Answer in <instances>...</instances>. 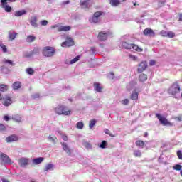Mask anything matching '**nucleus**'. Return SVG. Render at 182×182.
<instances>
[{"instance_id":"nucleus-1","label":"nucleus","mask_w":182,"mask_h":182,"mask_svg":"<svg viewBox=\"0 0 182 182\" xmlns=\"http://www.w3.org/2000/svg\"><path fill=\"white\" fill-rule=\"evenodd\" d=\"M181 90V88L180 87V85L178 84V82H175L168 89L167 92L168 95L175 96V95L180 93Z\"/></svg>"},{"instance_id":"nucleus-2","label":"nucleus","mask_w":182,"mask_h":182,"mask_svg":"<svg viewBox=\"0 0 182 182\" xmlns=\"http://www.w3.org/2000/svg\"><path fill=\"white\" fill-rule=\"evenodd\" d=\"M103 15H105V12L100 11H96L93 14L92 18H89V22H90V23H99L100 21L99 18Z\"/></svg>"},{"instance_id":"nucleus-3","label":"nucleus","mask_w":182,"mask_h":182,"mask_svg":"<svg viewBox=\"0 0 182 182\" xmlns=\"http://www.w3.org/2000/svg\"><path fill=\"white\" fill-rule=\"evenodd\" d=\"M55 112L57 114L69 116V110L68 109V107H65V105H58L55 108Z\"/></svg>"},{"instance_id":"nucleus-4","label":"nucleus","mask_w":182,"mask_h":182,"mask_svg":"<svg viewBox=\"0 0 182 182\" xmlns=\"http://www.w3.org/2000/svg\"><path fill=\"white\" fill-rule=\"evenodd\" d=\"M43 55L46 58H51V56L55 55V48L50 46L45 47L43 49Z\"/></svg>"},{"instance_id":"nucleus-5","label":"nucleus","mask_w":182,"mask_h":182,"mask_svg":"<svg viewBox=\"0 0 182 182\" xmlns=\"http://www.w3.org/2000/svg\"><path fill=\"white\" fill-rule=\"evenodd\" d=\"M156 117H157L158 120L162 124V126H173V123L170 122L166 117L161 116V114L156 113L155 114Z\"/></svg>"},{"instance_id":"nucleus-6","label":"nucleus","mask_w":182,"mask_h":182,"mask_svg":"<svg viewBox=\"0 0 182 182\" xmlns=\"http://www.w3.org/2000/svg\"><path fill=\"white\" fill-rule=\"evenodd\" d=\"M0 160H1L3 163H5L6 164H12V160H11V158L4 153L0 154Z\"/></svg>"},{"instance_id":"nucleus-7","label":"nucleus","mask_w":182,"mask_h":182,"mask_svg":"<svg viewBox=\"0 0 182 182\" xmlns=\"http://www.w3.org/2000/svg\"><path fill=\"white\" fill-rule=\"evenodd\" d=\"M146 69H147V62L142 61L138 65L137 72H138V73H143V72H144V70H146Z\"/></svg>"},{"instance_id":"nucleus-8","label":"nucleus","mask_w":182,"mask_h":182,"mask_svg":"<svg viewBox=\"0 0 182 182\" xmlns=\"http://www.w3.org/2000/svg\"><path fill=\"white\" fill-rule=\"evenodd\" d=\"M12 103V97H11L9 95H5V97L3 98L2 105L8 107V106H11Z\"/></svg>"},{"instance_id":"nucleus-9","label":"nucleus","mask_w":182,"mask_h":182,"mask_svg":"<svg viewBox=\"0 0 182 182\" xmlns=\"http://www.w3.org/2000/svg\"><path fill=\"white\" fill-rule=\"evenodd\" d=\"M143 33L145 36H151L154 38V36H156V33L153 31V29L150 28H147L144 30Z\"/></svg>"},{"instance_id":"nucleus-10","label":"nucleus","mask_w":182,"mask_h":182,"mask_svg":"<svg viewBox=\"0 0 182 182\" xmlns=\"http://www.w3.org/2000/svg\"><path fill=\"white\" fill-rule=\"evenodd\" d=\"M1 6L5 9L6 12H11L12 11V7L8 5L6 0H1Z\"/></svg>"},{"instance_id":"nucleus-11","label":"nucleus","mask_w":182,"mask_h":182,"mask_svg":"<svg viewBox=\"0 0 182 182\" xmlns=\"http://www.w3.org/2000/svg\"><path fill=\"white\" fill-rule=\"evenodd\" d=\"M28 163H29V160H28V159L26 158H21L18 159V164L20 167H26Z\"/></svg>"},{"instance_id":"nucleus-12","label":"nucleus","mask_w":182,"mask_h":182,"mask_svg":"<svg viewBox=\"0 0 182 182\" xmlns=\"http://www.w3.org/2000/svg\"><path fill=\"white\" fill-rule=\"evenodd\" d=\"M6 141L7 143H12V141H18V136L15 134L9 136L6 138Z\"/></svg>"},{"instance_id":"nucleus-13","label":"nucleus","mask_w":182,"mask_h":182,"mask_svg":"<svg viewBox=\"0 0 182 182\" xmlns=\"http://www.w3.org/2000/svg\"><path fill=\"white\" fill-rule=\"evenodd\" d=\"M38 54H39V48H35L31 53L26 54L25 58H31V56H33V55Z\"/></svg>"},{"instance_id":"nucleus-14","label":"nucleus","mask_w":182,"mask_h":182,"mask_svg":"<svg viewBox=\"0 0 182 182\" xmlns=\"http://www.w3.org/2000/svg\"><path fill=\"white\" fill-rule=\"evenodd\" d=\"M98 38L100 41H106L107 39V33L104 31H101L98 34Z\"/></svg>"},{"instance_id":"nucleus-15","label":"nucleus","mask_w":182,"mask_h":182,"mask_svg":"<svg viewBox=\"0 0 182 182\" xmlns=\"http://www.w3.org/2000/svg\"><path fill=\"white\" fill-rule=\"evenodd\" d=\"M93 86H94V90L96 92H102V90H103V87H102L100 85V83L99 82H94Z\"/></svg>"},{"instance_id":"nucleus-16","label":"nucleus","mask_w":182,"mask_h":182,"mask_svg":"<svg viewBox=\"0 0 182 182\" xmlns=\"http://www.w3.org/2000/svg\"><path fill=\"white\" fill-rule=\"evenodd\" d=\"M12 87L14 90H18L22 87V84L19 81L15 82L13 83Z\"/></svg>"},{"instance_id":"nucleus-17","label":"nucleus","mask_w":182,"mask_h":182,"mask_svg":"<svg viewBox=\"0 0 182 182\" xmlns=\"http://www.w3.org/2000/svg\"><path fill=\"white\" fill-rule=\"evenodd\" d=\"M38 18L36 16L31 17V19L30 21V23L32 26H34V28L38 27Z\"/></svg>"},{"instance_id":"nucleus-18","label":"nucleus","mask_w":182,"mask_h":182,"mask_svg":"<svg viewBox=\"0 0 182 182\" xmlns=\"http://www.w3.org/2000/svg\"><path fill=\"white\" fill-rule=\"evenodd\" d=\"M12 120H14V122H16V123H21V122H22V117H21V115H13L11 117Z\"/></svg>"},{"instance_id":"nucleus-19","label":"nucleus","mask_w":182,"mask_h":182,"mask_svg":"<svg viewBox=\"0 0 182 182\" xmlns=\"http://www.w3.org/2000/svg\"><path fill=\"white\" fill-rule=\"evenodd\" d=\"M130 99L132 100H137L139 99V92H136V90L133 91L131 94Z\"/></svg>"},{"instance_id":"nucleus-20","label":"nucleus","mask_w":182,"mask_h":182,"mask_svg":"<svg viewBox=\"0 0 182 182\" xmlns=\"http://www.w3.org/2000/svg\"><path fill=\"white\" fill-rule=\"evenodd\" d=\"M68 31H69V26H61L58 28V32H68Z\"/></svg>"},{"instance_id":"nucleus-21","label":"nucleus","mask_w":182,"mask_h":182,"mask_svg":"<svg viewBox=\"0 0 182 182\" xmlns=\"http://www.w3.org/2000/svg\"><path fill=\"white\" fill-rule=\"evenodd\" d=\"M26 10H19L14 12L15 16H22V15H26Z\"/></svg>"},{"instance_id":"nucleus-22","label":"nucleus","mask_w":182,"mask_h":182,"mask_svg":"<svg viewBox=\"0 0 182 182\" xmlns=\"http://www.w3.org/2000/svg\"><path fill=\"white\" fill-rule=\"evenodd\" d=\"M109 4L112 6H119L120 0H109Z\"/></svg>"},{"instance_id":"nucleus-23","label":"nucleus","mask_w":182,"mask_h":182,"mask_svg":"<svg viewBox=\"0 0 182 182\" xmlns=\"http://www.w3.org/2000/svg\"><path fill=\"white\" fill-rule=\"evenodd\" d=\"M139 82H146V80H147V75L144 73L140 74L139 76Z\"/></svg>"},{"instance_id":"nucleus-24","label":"nucleus","mask_w":182,"mask_h":182,"mask_svg":"<svg viewBox=\"0 0 182 182\" xmlns=\"http://www.w3.org/2000/svg\"><path fill=\"white\" fill-rule=\"evenodd\" d=\"M89 1L90 0H80V6L84 8H89Z\"/></svg>"},{"instance_id":"nucleus-25","label":"nucleus","mask_w":182,"mask_h":182,"mask_svg":"<svg viewBox=\"0 0 182 182\" xmlns=\"http://www.w3.org/2000/svg\"><path fill=\"white\" fill-rule=\"evenodd\" d=\"M43 160H45V159L43 157H39L37 159H34L33 160V163L34 164H41V163H42V161H43Z\"/></svg>"},{"instance_id":"nucleus-26","label":"nucleus","mask_w":182,"mask_h":182,"mask_svg":"<svg viewBox=\"0 0 182 182\" xmlns=\"http://www.w3.org/2000/svg\"><path fill=\"white\" fill-rule=\"evenodd\" d=\"M132 49H134V50H136V52H143L142 48H139V46L132 43Z\"/></svg>"},{"instance_id":"nucleus-27","label":"nucleus","mask_w":182,"mask_h":182,"mask_svg":"<svg viewBox=\"0 0 182 182\" xmlns=\"http://www.w3.org/2000/svg\"><path fill=\"white\" fill-rule=\"evenodd\" d=\"M8 85L5 84H0V92H8Z\"/></svg>"},{"instance_id":"nucleus-28","label":"nucleus","mask_w":182,"mask_h":182,"mask_svg":"<svg viewBox=\"0 0 182 182\" xmlns=\"http://www.w3.org/2000/svg\"><path fill=\"white\" fill-rule=\"evenodd\" d=\"M136 146H137V147H141V149H143L144 147V141H141V140H138L135 142Z\"/></svg>"},{"instance_id":"nucleus-29","label":"nucleus","mask_w":182,"mask_h":182,"mask_svg":"<svg viewBox=\"0 0 182 182\" xmlns=\"http://www.w3.org/2000/svg\"><path fill=\"white\" fill-rule=\"evenodd\" d=\"M57 139H58V138L55 135H49L48 136V140L50 141H52V143H54V144L56 143Z\"/></svg>"},{"instance_id":"nucleus-30","label":"nucleus","mask_w":182,"mask_h":182,"mask_svg":"<svg viewBox=\"0 0 182 182\" xmlns=\"http://www.w3.org/2000/svg\"><path fill=\"white\" fill-rule=\"evenodd\" d=\"M122 46L124 49H132V43H129L126 41L122 43Z\"/></svg>"},{"instance_id":"nucleus-31","label":"nucleus","mask_w":182,"mask_h":182,"mask_svg":"<svg viewBox=\"0 0 182 182\" xmlns=\"http://www.w3.org/2000/svg\"><path fill=\"white\" fill-rule=\"evenodd\" d=\"M133 155L134 156V157H141L142 154L140 150H134Z\"/></svg>"},{"instance_id":"nucleus-32","label":"nucleus","mask_w":182,"mask_h":182,"mask_svg":"<svg viewBox=\"0 0 182 182\" xmlns=\"http://www.w3.org/2000/svg\"><path fill=\"white\" fill-rule=\"evenodd\" d=\"M16 35H18L17 33H15V32L10 33L9 34V38L10 41H14V39H15V38H16Z\"/></svg>"},{"instance_id":"nucleus-33","label":"nucleus","mask_w":182,"mask_h":182,"mask_svg":"<svg viewBox=\"0 0 182 182\" xmlns=\"http://www.w3.org/2000/svg\"><path fill=\"white\" fill-rule=\"evenodd\" d=\"M85 126V124H83L82 122H78L77 124H76V127L77 129H78L79 130H82V129H83Z\"/></svg>"},{"instance_id":"nucleus-34","label":"nucleus","mask_w":182,"mask_h":182,"mask_svg":"<svg viewBox=\"0 0 182 182\" xmlns=\"http://www.w3.org/2000/svg\"><path fill=\"white\" fill-rule=\"evenodd\" d=\"M96 119H91L89 122L90 129H93V127H95V125L96 124Z\"/></svg>"},{"instance_id":"nucleus-35","label":"nucleus","mask_w":182,"mask_h":182,"mask_svg":"<svg viewBox=\"0 0 182 182\" xmlns=\"http://www.w3.org/2000/svg\"><path fill=\"white\" fill-rule=\"evenodd\" d=\"M80 59V56L77 55L70 61V64L73 65V63H76V62L79 61Z\"/></svg>"},{"instance_id":"nucleus-36","label":"nucleus","mask_w":182,"mask_h":182,"mask_svg":"<svg viewBox=\"0 0 182 182\" xmlns=\"http://www.w3.org/2000/svg\"><path fill=\"white\" fill-rule=\"evenodd\" d=\"M52 168H53V165L52 164H48L44 168V171H49V170H52Z\"/></svg>"},{"instance_id":"nucleus-37","label":"nucleus","mask_w":182,"mask_h":182,"mask_svg":"<svg viewBox=\"0 0 182 182\" xmlns=\"http://www.w3.org/2000/svg\"><path fill=\"white\" fill-rule=\"evenodd\" d=\"M35 39H36V37L33 36H28L27 37V42H29V43L34 42Z\"/></svg>"},{"instance_id":"nucleus-38","label":"nucleus","mask_w":182,"mask_h":182,"mask_svg":"<svg viewBox=\"0 0 182 182\" xmlns=\"http://www.w3.org/2000/svg\"><path fill=\"white\" fill-rule=\"evenodd\" d=\"M0 48H2L4 53H6L8 52V48H6V46L0 43Z\"/></svg>"},{"instance_id":"nucleus-39","label":"nucleus","mask_w":182,"mask_h":182,"mask_svg":"<svg viewBox=\"0 0 182 182\" xmlns=\"http://www.w3.org/2000/svg\"><path fill=\"white\" fill-rule=\"evenodd\" d=\"M26 72V73H28V75H33V73H35V70H33L31 68H27Z\"/></svg>"},{"instance_id":"nucleus-40","label":"nucleus","mask_w":182,"mask_h":182,"mask_svg":"<svg viewBox=\"0 0 182 182\" xmlns=\"http://www.w3.org/2000/svg\"><path fill=\"white\" fill-rule=\"evenodd\" d=\"M173 170H176V171H180V170H181L182 166L180 164H176L175 166H173Z\"/></svg>"},{"instance_id":"nucleus-41","label":"nucleus","mask_w":182,"mask_h":182,"mask_svg":"<svg viewBox=\"0 0 182 182\" xmlns=\"http://www.w3.org/2000/svg\"><path fill=\"white\" fill-rule=\"evenodd\" d=\"M3 63H9V65H11V66H14L15 65V63H14V62H12V60H3Z\"/></svg>"},{"instance_id":"nucleus-42","label":"nucleus","mask_w":182,"mask_h":182,"mask_svg":"<svg viewBox=\"0 0 182 182\" xmlns=\"http://www.w3.org/2000/svg\"><path fill=\"white\" fill-rule=\"evenodd\" d=\"M168 38H173L174 36H176V33L173 31H168L167 34Z\"/></svg>"},{"instance_id":"nucleus-43","label":"nucleus","mask_w":182,"mask_h":182,"mask_svg":"<svg viewBox=\"0 0 182 182\" xmlns=\"http://www.w3.org/2000/svg\"><path fill=\"white\" fill-rule=\"evenodd\" d=\"M83 146L85 149H92V144H90L89 142H84Z\"/></svg>"},{"instance_id":"nucleus-44","label":"nucleus","mask_w":182,"mask_h":182,"mask_svg":"<svg viewBox=\"0 0 182 182\" xmlns=\"http://www.w3.org/2000/svg\"><path fill=\"white\" fill-rule=\"evenodd\" d=\"M121 103L124 105V106H127V105H129V99L126 98L122 100Z\"/></svg>"},{"instance_id":"nucleus-45","label":"nucleus","mask_w":182,"mask_h":182,"mask_svg":"<svg viewBox=\"0 0 182 182\" xmlns=\"http://www.w3.org/2000/svg\"><path fill=\"white\" fill-rule=\"evenodd\" d=\"M107 144V142H106V141H102V142L101 143V144L100 145V147L101 149H106V145Z\"/></svg>"},{"instance_id":"nucleus-46","label":"nucleus","mask_w":182,"mask_h":182,"mask_svg":"<svg viewBox=\"0 0 182 182\" xmlns=\"http://www.w3.org/2000/svg\"><path fill=\"white\" fill-rule=\"evenodd\" d=\"M61 46L62 48H68V46H69V41H66L63 42Z\"/></svg>"},{"instance_id":"nucleus-47","label":"nucleus","mask_w":182,"mask_h":182,"mask_svg":"<svg viewBox=\"0 0 182 182\" xmlns=\"http://www.w3.org/2000/svg\"><path fill=\"white\" fill-rule=\"evenodd\" d=\"M167 34H168V32L166 30H162L160 32V35H161V36H164V37H167Z\"/></svg>"},{"instance_id":"nucleus-48","label":"nucleus","mask_w":182,"mask_h":182,"mask_svg":"<svg viewBox=\"0 0 182 182\" xmlns=\"http://www.w3.org/2000/svg\"><path fill=\"white\" fill-rule=\"evenodd\" d=\"M105 133L106 134H108V135L110 136L111 137H114V135H113V134H112V133L110 132V130H109L108 129H106L105 130Z\"/></svg>"},{"instance_id":"nucleus-49","label":"nucleus","mask_w":182,"mask_h":182,"mask_svg":"<svg viewBox=\"0 0 182 182\" xmlns=\"http://www.w3.org/2000/svg\"><path fill=\"white\" fill-rule=\"evenodd\" d=\"M75 46V41L72 38H69V46Z\"/></svg>"},{"instance_id":"nucleus-50","label":"nucleus","mask_w":182,"mask_h":182,"mask_svg":"<svg viewBox=\"0 0 182 182\" xmlns=\"http://www.w3.org/2000/svg\"><path fill=\"white\" fill-rule=\"evenodd\" d=\"M5 130H6V127L3 124H0V132H5Z\"/></svg>"},{"instance_id":"nucleus-51","label":"nucleus","mask_w":182,"mask_h":182,"mask_svg":"<svg viewBox=\"0 0 182 182\" xmlns=\"http://www.w3.org/2000/svg\"><path fill=\"white\" fill-rule=\"evenodd\" d=\"M176 154H177L178 159H179L180 160H182V152H181V150H178V151H177Z\"/></svg>"},{"instance_id":"nucleus-52","label":"nucleus","mask_w":182,"mask_h":182,"mask_svg":"<svg viewBox=\"0 0 182 182\" xmlns=\"http://www.w3.org/2000/svg\"><path fill=\"white\" fill-rule=\"evenodd\" d=\"M48 22L46 20H43L41 21V26H46L48 25Z\"/></svg>"},{"instance_id":"nucleus-53","label":"nucleus","mask_w":182,"mask_h":182,"mask_svg":"<svg viewBox=\"0 0 182 182\" xmlns=\"http://www.w3.org/2000/svg\"><path fill=\"white\" fill-rule=\"evenodd\" d=\"M61 144L63 146V150H65V151H68V145L65 144V143H61Z\"/></svg>"},{"instance_id":"nucleus-54","label":"nucleus","mask_w":182,"mask_h":182,"mask_svg":"<svg viewBox=\"0 0 182 182\" xmlns=\"http://www.w3.org/2000/svg\"><path fill=\"white\" fill-rule=\"evenodd\" d=\"M4 120H5V122H9V120H11V117H9L8 115H5L4 117Z\"/></svg>"},{"instance_id":"nucleus-55","label":"nucleus","mask_w":182,"mask_h":182,"mask_svg":"<svg viewBox=\"0 0 182 182\" xmlns=\"http://www.w3.org/2000/svg\"><path fill=\"white\" fill-rule=\"evenodd\" d=\"M149 65H150V66H154V65H156V61L154 60H151L149 62Z\"/></svg>"},{"instance_id":"nucleus-56","label":"nucleus","mask_w":182,"mask_h":182,"mask_svg":"<svg viewBox=\"0 0 182 182\" xmlns=\"http://www.w3.org/2000/svg\"><path fill=\"white\" fill-rule=\"evenodd\" d=\"M129 58L132 59L133 60H137V57L136 55H129Z\"/></svg>"},{"instance_id":"nucleus-57","label":"nucleus","mask_w":182,"mask_h":182,"mask_svg":"<svg viewBox=\"0 0 182 182\" xmlns=\"http://www.w3.org/2000/svg\"><path fill=\"white\" fill-rule=\"evenodd\" d=\"M55 28H58V29H59L60 28L59 24L51 26V29H55Z\"/></svg>"},{"instance_id":"nucleus-58","label":"nucleus","mask_w":182,"mask_h":182,"mask_svg":"<svg viewBox=\"0 0 182 182\" xmlns=\"http://www.w3.org/2000/svg\"><path fill=\"white\" fill-rule=\"evenodd\" d=\"M96 50V48L95 47H91L90 48V51L92 52V53H94V52Z\"/></svg>"},{"instance_id":"nucleus-59","label":"nucleus","mask_w":182,"mask_h":182,"mask_svg":"<svg viewBox=\"0 0 182 182\" xmlns=\"http://www.w3.org/2000/svg\"><path fill=\"white\" fill-rule=\"evenodd\" d=\"M63 139L65 141H68V136H63Z\"/></svg>"},{"instance_id":"nucleus-60","label":"nucleus","mask_w":182,"mask_h":182,"mask_svg":"<svg viewBox=\"0 0 182 182\" xmlns=\"http://www.w3.org/2000/svg\"><path fill=\"white\" fill-rule=\"evenodd\" d=\"M179 16H180V17H179V21H180V22H182V14H179Z\"/></svg>"},{"instance_id":"nucleus-61","label":"nucleus","mask_w":182,"mask_h":182,"mask_svg":"<svg viewBox=\"0 0 182 182\" xmlns=\"http://www.w3.org/2000/svg\"><path fill=\"white\" fill-rule=\"evenodd\" d=\"M147 136H149V133L145 132V133L144 134V137H147Z\"/></svg>"},{"instance_id":"nucleus-62","label":"nucleus","mask_w":182,"mask_h":182,"mask_svg":"<svg viewBox=\"0 0 182 182\" xmlns=\"http://www.w3.org/2000/svg\"><path fill=\"white\" fill-rule=\"evenodd\" d=\"M2 182H9V181L6 180V179H3Z\"/></svg>"},{"instance_id":"nucleus-63","label":"nucleus","mask_w":182,"mask_h":182,"mask_svg":"<svg viewBox=\"0 0 182 182\" xmlns=\"http://www.w3.org/2000/svg\"><path fill=\"white\" fill-rule=\"evenodd\" d=\"M63 4H69V1H64Z\"/></svg>"},{"instance_id":"nucleus-64","label":"nucleus","mask_w":182,"mask_h":182,"mask_svg":"<svg viewBox=\"0 0 182 182\" xmlns=\"http://www.w3.org/2000/svg\"><path fill=\"white\" fill-rule=\"evenodd\" d=\"M34 97H39V95H36Z\"/></svg>"}]
</instances>
